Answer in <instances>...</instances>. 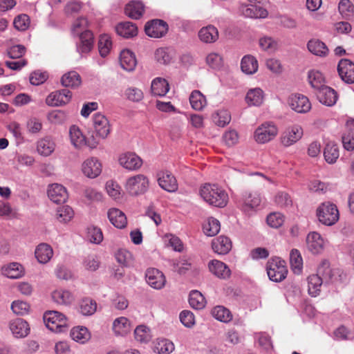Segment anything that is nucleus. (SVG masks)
<instances>
[{"instance_id":"obj_12","label":"nucleus","mask_w":354,"mask_h":354,"mask_svg":"<svg viewBox=\"0 0 354 354\" xmlns=\"http://www.w3.org/2000/svg\"><path fill=\"white\" fill-rule=\"evenodd\" d=\"M69 135L71 143L76 147L80 148L82 146L87 145L91 148H95L98 142L95 139L92 141H86V137L82 134L78 127L73 125L70 127Z\"/></svg>"},{"instance_id":"obj_35","label":"nucleus","mask_w":354,"mask_h":354,"mask_svg":"<svg viewBox=\"0 0 354 354\" xmlns=\"http://www.w3.org/2000/svg\"><path fill=\"white\" fill-rule=\"evenodd\" d=\"M241 71L245 74H254L258 70V62L252 55H245L241 59Z\"/></svg>"},{"instance_id":"obj_59","label":"nucleus","mask_w":354,"mask_h":354,"mask_svg":"<svg viewBox=\"0 0 354 354\" xmlns=\"http://www.w3.org/2000/svg\"><path fill=\"white\" fill-rule=\"evenodd\" d=\"M266 221L268 225L274 228H278L281 227L283 222V216L279 212L270 213L266 218Z\"/></svg>"},{"instance_id":"obj_4","label":"nucleus","mask_w":354,"mask_h":354,"mask_svg":"<svg viewBox=\"0 0 354 354\" xmlns=\"http://www.w3.org/2000/svg\"><path fill=\"white\" fill-rule=\"evenodd\" d=\"M318 220L322 224L331 226L339 220V211L337 206L330 202L322 203L316 212Z\"/></svg>"},{"instance_id":"obj_24","label":"nucleus","mask_w":354,"mask_h":354,"mask_svg":"<svg viewBox=\"0 0 354 354\" xmlns=\"http://www.w3.org/2000/svg\"><path fill=\"white\" fill-rule=\"evenodd\" d=\"M82 171L87 177L94 178L102 171L101 163L95 158L87 159L82 165Z\"/></svg>"},{"instance_id":"obj_54","label":"nucleus","mask_w":354,"mask_h":354,"mask_svg":"<svg viewBox=\"0 0 354 354\" xmlns=\"http://www.w3.org/2000/svg\"><path fill=\"white\" fill-rule=\"evenodd\" d=\"M221 229V225L218 220L214 218H210L207 225L203 227L204 232L209 236H215L218 233Z\"/></svg>"},{"instance_id":"obj_10","label":"nucleus","mask_w":354,"mask_h":354,"mask_svg":"<svg viewBox=\"0 0 354 354\" xmlns=\"http://www.w3.org/2000/svg\"><path fill=\"white\" fill-rule=\"evenodd\" d=\"M157 180L159 186L168 192H175L178 185L175 176L167 170H162L157 173Z\"/></svg>"},{"instance_id":"obj_14","label":"nucleus","mask_w":354,"mask_h":354,"mask_svg":"<svg viewBox=\"0 0 354 354\" xmlns=\"http://www.w3.org/2000/svg\"><path fill=\"white\" fill-rule=\"evenodd\" d=\"M337 72L345 83H354V63L350 59H342L337 64Z\"/></svg>"},{"instance_id":"obj_13","label":"nucleus","mask_w":354,"mask_h":354,"mask_svg":"<svg viewBox=\"0 0 354 354\" xmlns=\"http://www.w3.org/2000/svg\"><path fill=\"white\" fill-rule=\"evenodd\" d=\"M302 136L303 129L301 126L298 124L290 126L281 135V143L285 147H289L299 140Z\"/></svg>"},{"instance_id":"obj_5","label":"nucleus","mask_w":354,"mask_h":354,"mask_svg":"<svg viewBox=\"0 0 354 354\" xmlns=\"http://www.w3.org/2000/svg\"><path fill=\"white\" fill-rule=\"evenodd\" d=\"M43 319L46 327L55 333L65 332L68 327L66 317L58 311H47Z\"/></svg>"},{"instance_id":"obj_11","label":"nucleus","mask_w":354,"mask_h":354,"mask_svg":"<svg viewBox=\"0 0 354 354\" xmlns=\"http://www.w3.org/2000/svg\"><path fill=\"white\" fill-rule=\"evenodd\" d=\"M93 122L96 135L102 139H105L111 131L110 124L107 118L101 113H97L93 115Z\"/></svg>"},{"instance_id":"obj_3","label":"nucleus","mask_w":354,"mask_h":354,"mask_svg":"<svg viewBox=\"0 0 354 354\" xmlns=\"http://www.w3.org/2000/svg\"><path fill=\"white\" fill-rule=\"evenodd\" d=\"M266 271L269 279L274 282H281L284 280L288 274L286 262L281 258L274 257L266 263Z\"/></svg>"},{"instance_id":"obj_56","label":"nucleus","mask_w":354,"mask_h":354,"mask_svg":"<svg viewBox=\"0 0 354 354\" xmlns=\"http://www.w3.org/2000/svg\"><path fill=\"white\" fill-rule=\"evenodd\" d=\"M206 63L210 68L218 70L223 66V57L218 53H212L207 56Z\"/></svg>"},{"instance_id":"obj_46","label":"nucleus","mask_w":354,"mask_h":354,"mask_svg":"<svg viewBox=\"0 0 354 354\" xmlns=\"http://www.w3.org/2000/svg\"><path fill=\"white\" fill-rule=\"evenodd\" d=\"M290 262L293 272L297 274L300 273L303 268V259L297 249H292L290 251Z\"/></svg>"},{"instance_id":"obj_21","label":"nucleus","mask_w":354,"mask_h":354,"mask_svg":"<svg viewBox=\"0 0 354 354\" xmlns=\"http://www.w3.org/2000/svg\"><path fill=\"white\" fill-rule=\"evenodd\" d=\"M209 271L216 277L221 279H227L231 275V270L223 262L218 260H212L208 263Z\"/></svg>"},{"instance_id":"obj_15","label":"nucleus","mask_w":354,"mask_h":354,"mask_svg":"<svg viewBox=\"0 0 354 354\" xmlns=\"http://www.w3.org/2000/svg\"><path fill=\"white\" fill-rule=\"evenodd\" d=\"M325 283H333L340 277L339 270L332 269L328 260H323L317 268V274Z\"/></svg>"},{"instance_id":"obj_7","label":"nucleus","mask_w":354,"mask_h":354,"mask_svg":"<svg viewBox=\"0 0 354 354\" xmlns=\"http://www.w3.org/2000/svg\"><path fill=\"white\" fill-rule=\"evenodd\" d=\"M169 26L166 21L155 19L147 21L145 26V32L150 37L160 38L168 32Z\"/></svg>"},{"instance_id":"obj_23","label":"nucleus","mask_w":354,"mask_h":354,"mask_svg":"<svg viewBox=\"0 0 354 354\" xmlns=\"http://www.w3.org/2000/svg\"><path fill=\"white\" fill-rule=\"evenodd\" d=\"M120 164L129 170H136L142 165V159L134 153H127L119 158Z\"/></svg>"},{"instance_id":"obj_2","label":"nucleus","mask_w":354,"mask_h":354,"mask_svg":"<svg viewBox=\"0 0 354 354\" xmlns=\"http://www.w3.org/2000/svg\"><path fill=\"white\" fill-rule=\"evenodd\" d=\"M88 25L85 17L77 18L73 24L72 31L80 37V42L77 44V51L80 54L89 53L94 44L93 34L91 30H84Z\"/></svg>"},{"instance_id":"obj_25","label":"nucleus","mask_w":354,"mask_h":354,"mask_svg":"<svg viewBox=\"0 0 354 354\" xmlns=\"http://www.w3.org/2000/svg\"><path fill=\"white\" fill-rule=\"evenodd\" d=\"M145 6L140 1L133 0L124 8L125 14L133 19H139L144 14Z\"/></svg>"},{"instance_id":"obj_47","label":"nucleus","mask_w":354,"mask_h":354,"mask_svg":"<svg viewBox=\"0 0 354 354\" xmlns=\"http://www.w3.org/2000/svg\"><path fill=\"white\" fill-rule=\"evenodd\" d=\"M263 91L259 88L250 89L246 95L245 100L250 105L259 106L263 102Z\"/></svg>"},{"instance_id":"obj_57","label":"nucleus","mask_w":354,"mask_h":354,"mask_svg":"<svg viewBox=\"0 0 354 354\" xmlns=\"http://www.w3.org/2000/svg\"><path fill=\"white\" fill-rule=\"evenodd\" d=\"M214 122L219 127H225L231 120V116L227 111H220L212 115Z\"/></svg>"},{"instance_id":"obj_52","label":"nucleus","mask_w":354,"mask_h":354,"mask_svg":"<svg viewBox=\"0 0 354 354\" xmlns=\"http://www.w3.org/2000/svg\"><path fill=\"white\" fill-rule=\"evenodd\" d=\"M73 215V209L68 205L59 207L57 210V218L61 223H66L71 221Z\"/></svg>"},{"instance_id":"obj_64","label":"nucleus","mask_w":354,"mask_h":354,"mask_svg":"<svg viewBox=\"0 0 354 354\" xmlns=\"http://www.w3.org/2000/svg\"><path fill=\"white\" fill-rule=\"evenodd\" d=\"M125 95L127 98L132 102H140L144 97V94L142 90L136 88L130 87L126 89Z\"/></svg>"},{"instance_id":"obj_62","label":"nucleus","mask_w":354,"mask_h":354,"mask_svg":"<svg viewBox=\"0 0 354 354\" xmlns=\"http://www.w3.org/2000/svg\"><path fill=\"white\" fill-rule=\"evenodd\" d=\"M244 204L253 209L258 207L261 203V198L257 193H245L244 194Z\"/></svg>"},{"instance_id":"obj_58","label":"nucleus","mask_w":354,"mask_h":354,"mask_svg":"<svg viewBox=\"0 0 354 354\" xmlns=\"http://www.w3.org/2000/svg\"><path fill=\"white\" fill-rule=\"evenodd\" d=\"M14 27L20 31L26 30L30 25V18L26 14H21L17 16L13 21Z\"/></svg>"},{"instance_id":"obj_16","label":"nucleus","mask_w":354,"mask_h":354,"mask_svg":"<svg viewBox=\"0 0 354 354\" xmlns=\"http://www.w3.org/2000/svg\"><path fill=\"white\" fill-rule=\"evenodd\" d=\"M145 277L147 283L155 289H161L166 282L163 273L153 268H150L147 270Z\"/></svg>"},{"instance_id":"obj_9","label":"nucleus","mask_w":354,"mask_h":354,"mask_svg":"<svg viewBox=\"0 0 354 354\" xmlns=\"http://www.w3.org/2000/svg\"><path fill=\"white\" fill-rule=\"evenodd\" d=\"M72 97V93L68 89L63 88L50 93L46 103L50 106H62L68 104Z\"/></svg>"},{"instance_id":"obj_36","label":"nucleus","mask_w":354,"mask_h":354,"mask_svg":"<svg viewBox=\"0 0 354 354\" xmlns=\"http://www.w3.org/2000/svg\"><path fill=\"white\" fill-rule=\"evenodd\" d=\"M61 83L65 87L77 88L81 84L82 79L78 73L72 71L62 77Z\"/></svg>"},{"instance_id":"obj_53","label":"nucleus","mask_w":354,"mask_h":354,"mask_svg":"<svg viewBox=\"0 0 354 354\" xmlns=\"http://www.w3.org/2000/svg\"><path fill=\"white\" fill-rule=\"evenodd\" d=\"M47 118L52 124H61L66 120L67 114L62 110H53L48 113Z\"/></svg>"},{"instance_id":"obj_50","label":"nucleus","mask_w":354,"mask_h":354,"mask_svg":"<svg viewBox=\"0 0 354 354\" xmlns=\"http://www.w3.org/2000/svg\"><path fill=\"white\" fill-rule=\"evenodd\" d=\"M244 15L246 17H249L251 18H266L268 15V12L266 9L258 6L251 5L250 8L245 9Z\"/></svg>"},{"instance_id":"obj_39","label":"nucleus","mask_w":354,"mask_h":354,"mask_svg":"<svg viewBox=\"0 0 354 354\" xmlns=\"http://www.w3.org/2000/svg\"><path fill=\"white\" fill-rule=\"evenodd\" d=\"M113 330L117 335L123 336L127 335L131 330L129 319L124 317L115 319L113 323Z\"/></svg>"},{"instance_id":"obj_1","label":"nucleus","mask_w":354,"mask_h":354,"mask_svg":"<svg viewBox=\"0 0 354 354\" xmlns=\"http://www.w3.org/2000/svg\"><path fill=\"white\" fill-rule=\"evenodd\" d=\"M201 198L209 205L223 208L228 203L227 193L216 184L205 183L200 187Z\"/></svg>"},{"instance_id":"obj_19","label":"nucleus","mask_w":354,"mask_h":354,"mask_svg":"<svg viewBox=\"0 0 354 354\" xmlns=\"http://www.w3.org/2000/svg\"><path fill=\"white\" fill-rule=\"evenodd\" d=\"M289 104L292 110L297 113H306L311 109L308 98L301 94H295L289 99Z\"/></svg>"},{"instance_id":"obj_31","label":"nucleus","mask_w":354,"mask_h":354,"mask_svg":"<svg viewBox=\"0 0 354 354\" xmlns=\"http://www.w3.org/2000/svg\"><path fill=\"white\" fill-rule=\"evenodd\" d=\"M53 254L52 248L46 243L39 244L35 252V257L40 263H46Z\"/></svg>"},{"instance_id":"obj_34","label":"nucleus","mask_w":354,"mask_h":354,"mask_svg":"<svg viewBox=\"0 0 354 354\" xmlns=\"http://www.w3.org/2000/svg\"><path fill=\"white\" fill-rule=\"evenodd\" d=\"M211 314L216 319L223 323H229L233 318L231 311L223 306L214 307Z\"/></svg>"},{"instance_id":"obj_51","label":"nucleus","mask_w":354,"mask_h":354,"mask_svg":"<svg viewBox=\"0 0 354 354\" xmlns=\"http://www.w3.org/2000/svg\"><path fill=\"white\" fill-rule=\"evenodd\" d=\"M52 298L59 304H68L72 300L71 294L68 290H55L52 293Z\"/></svg>"},{"instance_id":"obj_20","label":"nucleus","mask_w":354,"mask_h":354,"mask_svg":"<svg viewBox=\"0 0 354 354\" xmlns=\"http://www.w3.org/2000/svg\"><path fill=\"white\" fill-rule=\"evenodd\" d=\"M48 196L55 203H63L68 198V193L66 189L63 185L55 183L49 187Z\"/></svg>"},{"instance_id":"obj_38","label":"nucleus","mask_w":354,"mask_h":354,"mask_svg":"<svg viewBox=\"0 0 354 354\" xmlns=\"http://www.w3.org/2000/svg\"><path fill=\"white\" fill-rule=\"evenodd\" d=\"M324 283L319 274H312L308 277V293L311 297H317L320 293V288Z\"/></svg>"},{"instance_id":"obj_61","label":"nucleus","mask_w":354,"mask_h":354,"mask_svg":"<svg viewBox=\"0 0 354 354\" xmlns=\"http://www.w3.org/2000/svg\"><path fill=\"white\" fill-rule=\"evenodd\" d=\"M156 61L162 64H168L171 60V56L167 48H159L155 52Z\"/></svg>"},{"instance_id":"obj_29","label":"nucleus","mask_w":354,"mask_h":354,"mask_svg":"<svg viewBox=\"0 0 354 354\" xmlns=\"http://www.w3.org/2000/svg\"><path fill=\"white\" fill-rule=\"evenodd\" d=\"M120 62L121 67L127 71H133L137 64L135 54L128 49L121 51Z\"/></svg>"},{"instance_id":"obj_49","label":"nucleus","mask_w":354,"mask_h":354,"mask_svg":"<svg viewBox=\"0 0 354 354\" xmlns=\"http://www.w3.org/2000/svg\"><path fill=\"white\" fill-rule=\"evenodd\" d=\"M3 274L10 279H18L23 274L22 266L18 263H12L3 270Z\"/></svg>"},{"instance_id":"obj_6","label":"nucleus","mask_w":354,"mask_h":354,"mask_svg":"<svg viewBox=\"0 0 354 354\" xmlns=\"http://www.w3.org/2000/svg\"><path fill=\"white\" fill-rule=\"evenodd\" d=\"M149 188V180L143 174H138L127 179L126 189L131 196L145 194Z\"/></svg>"},{"instance_id":"obj_44","label":"nucleus","mask_w":354,"mask_h":354,"mask_svg":"<svg viewBox=\"0 0 354 354\" xmlns=\"http://www.w3.org/2000/svg\"><path fill=\"white\" fill-rule=\"evenodd\" d=\"M70 335L71 338L77 342L85 343L90 338V333L84 326H77L71 329Z\"/></svg>"},{"instance_id":"obj_30","label":"nucleus","mask_w":354,"mask_h":354,"mask_svg":"<svg viewBox=\"0 0 354 354\" xmlns=\"http://www.w3.org/2000/svg\"><path fill=\"white\" fill-rule=\"evenodd\" d=\"M198 37L204 43H214L218 39V31L215 26L209 25L199 30Z\"/></svg>"},{"instance_id":"obj_17","label":"nucleus","mask_w":354,"mask_h":354,"mask_svg":"<svg viewBox=\"0 0 354 354\" xmlns=\"http://www.w3.org/2000/svg\"><path fill=\"white\" fill-rule=\"evenodd\" d=\"M316 95L319 102L328 106H333L338 99L337 93L328 86H325L316 91Z\"/></svg>"},{"instance_id":"obj_43","label":"nucleus","mask_w":354,"mask_h":354,"mask_svg":"<svg viewBox=\"0 0 354 354\" xmlns=\"http://www.w3.org/2000/svg\"><path fill=\"white\" fill-rule=\"evenodd\" d=\"M190 306L196 310L203 309L205 306L206 301L203 295L198 290H192L189 295Z\"/></svg>"},{"instance_id":"obj_32","label":"nucleus","mask_w":354,"mask_h":354,"mask_svg":"<svg viewBox=\"0 0 354 354\" xmlns=\"http://www.w3.org/2000/svg\"><path fill=\"white\" fill-rule=\"evenodd\" d=\"M151 90L154 95L165 96L169 90V85L165 79L156 77L151 82Z\"/></svg>"},{"instance_id":"obj_26","label":"nucleus","mask_w":354,"mask_h":354,"mask_svg":"<svg viewBox=\"0 0 354 354\" xmlns=\"http://www.w3.org/2000/svg\"><path fill=\"white\" fill-rule=\"evenodd\" d=\"M115 30L118 35L126 39L132 38L138 34L136 25L130 21L119 23L115 27Z\"/></svg>"},{"instance_id":"obj_28","label":"nucleus","mask_w":354,"mask_h":354,"mask_svg":"<svg viewBox=\"0 0 354 354\" xmlns=\"http://www.w3.org/2000/svg\"><path fill=\"white\" fill-rule=\"evenodd\" d=\"M212 248L218 254H226L232 248V242L228 237L219 236L212 241Z\"/></svg>"},{"instance_id":"obj_42","label":"nucleus","mask_w":354,"mask_h":354,"mask_svg":"<svg viewBox=\"0 0 354 354\" xmlns=\"http://www.w3.org/2000/svg\"><path fill=\"white\" fill-rule=\"evenodd\" d=\"M339 156V149L336 144L328 142L326 145L324 149V156L328 163L333 164L335 162Z\"/></svg>"},{"instance_id":"obj_40","label":"nucleus","mask_w":354,"mask_h":354,"mask_svg":"<svg viewBox=\"0 0 354 354\" xmlns=\"http://www.w3.org/2000/svg\"><path fill=\"white\" fill-rule=\"evenodd\" d=\"M308 80L310 86L316 90V91L326 86L323 74L319 71H310L308 73Z\"/></svg>"},{"instance_id":"obj_27","label":"nucleus","mask_w":354,"mask_h":354,"mask_svg":"<svg viewBox=\"0 0 354 354\" xmlns=\"http://www.w3.org/2000/svg\"><path fill=\"white\" fill-rule=\"evenodd\" d=\"M110 222L117 228L123 229L127 226V220L124 212L117 208H111L108 211Z\"/></svg>"},{"instance_id":"obj_41","label":"nucleus","mask_w":354,"mask_h":354,"mask_svg":"<svg viewBox=\"0 0 354 354\" xmlns=\"http://www.w3.org/2000/svg\"><path fill=\"white\" fill-rule=\"evenodd\" d=\"M37 150L44 156H50L55 150V143L49 138H44L37 142Z\"/></svg>"},{"instance_id":"obj_22","label":"nucleus","mask_w":354,"mask_h":354,"mask_svg":"<svg viewBox=\"0 0 354 354\" xmlns=\"http://www.w3.org/2000/svg\"><path fill=\"white\" fill-rule=\"evenodd\" d=\"M10 329L13 335L17 338L24 337L30 332L28 322L21 318L11 320L10 322Z\"/></svg>"},{"instance_id":"obj_60","label":"nucleus","mask_w":354,"mask_h":354,"mask_svg":"<svg viewBox=\"0 0 354 354\" xmlns=\"http://www.w3.org/2000/svg\"><path fill=\"white\" fill-rule=\"evenodd\" d=\"M88 238L91 243L99 244L103 240V234L100 228L97 227H88Z\"/></svg>"},{"instance_id":"obj_18","label":"nucleus","mask_w":354,"mask_h":354,"mask_svg":"<svg viewBox=\"0 0 354 354\" xmlns=\"http://www.w3.org/2000/svg\"><path fill=\"white\" fill-rule=\"evenodd\" d=\"M324 239L319 233L311 232L307 235L306 247L312 254H320L324 250Z\"/></svg>"},{"instance_id":"obj_48","label":"nucleus","mask_w":354,"mask_h":354,"mask_svg":"<svg viewBox=\"0 0 354 354\" xmlns=\"http://www.w3.org/2000/svg\"><path fill=\"white\" fill-rule=\"evenodd\" d=\"M111 46V37L106 34L100 35L98 41V49L102 57H105L109 53Z\"/></svg>"},{"instance_id":"obj_8","label":"nucleus","mask_w":354,"mask_h":354,"mask_svg":"<svg viewBox=\"0 0 354 354\" xmlns=\"http://www.w3.org/2000/svg\"><path fill=\"white\" fill-rule=\"evenodd\" d=\"M278 129L272 123H263L254 131V139L258 143L264 144L273 140L277 135Z\"/></svg>"},{"instance_id":"obj_63","label":"nucleus","mask_w":354,"mask_h":354,"mask_svg":"<svg viewBox=\"0 0 354 354\" xmlns=\"http://www.w3.org/2000/svg\"><path fill=\"white\" fill-rule=\"evenodd\" d=\"M48 77V75L46 72L35 71L30 73L29 80L31 84L38 86L45 82Z\"/></svg>"},{"instance_id":"obj_45","label":"nucleus","mask_w":354,"mask_h":354,"mask_svg":"<svg viewBox=\"0 0 354 354\" xmlns=\"http://www.w3.org/2000/svg\"><path fill=\"white\" fill-rule=\"evenodd\" d=\"M189 102L194 109L201 111L206 104V99L199 91L194 90L189 96Z\"/></svg>"},{"instance_id":"obj_55","label":"nucleus","mask_w":354,"mask_h":354,"mask_svg":"<svg viewBox=\"0 0 354 354\" xmlns=\"http://www.w3.org/2000/svg\"><path fill=\"white\" fill-rule=\"evenodd\" d=\"M134 335L136 340L140 342H147L150 340V330L144 325H140L134 330Z\"/></svg>"},{"instance_id":"obj_33","label":"nucleus","mask_w":354,"mask_h":354,"mask_svg":"<svg viewBox=\"0 0 354 354\" xmlns=\"http://www.w3.org/2000/svg\"><path fill=\"white\" fill-rule=\"evenodd\" d=\"M96 310L97 303L90 297L83 298L79 303V312L84 316H91Z\"/></svg>"},{"instance_id":"obj_37","label":"nucleus","mask_w":354,"mask_h":354,"mask_svg":"<svg viewBox=\"0 0 354 354\" xmlns=\"http://www.w3.org/2000/svg\"><path fill=\"white\" fill-rule=\"evenodd\" d=\"M307 48L313 54L320 57H325L328 53L326 45L319 39L310 40L307 44Z\"/></svg>"}]
</instances>
